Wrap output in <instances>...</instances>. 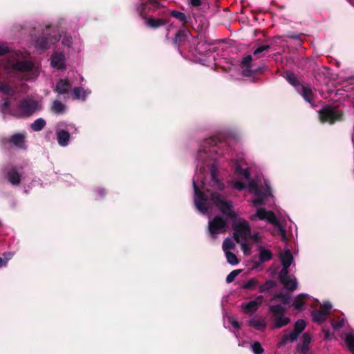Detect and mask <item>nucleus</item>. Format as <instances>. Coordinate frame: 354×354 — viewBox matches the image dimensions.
I'll use <instances>...</instances> for the list:
<instances>
[{
	"instance_id": "obj_1",
	"label": "nucleus",
	"mask_w": 354,
	"mask_h": 354,
	"mask_svg": "<svg viewBox=\"0 0 354 354\" xmlns=\"http://www.w3.org/2000/svg\"><path fill=\"white\" fill-rule=\"evenodd\" d=\"M193 187L195 194L194 203L196 209L202 214H206L209 209V204L215 205L220 212L229 218H236V214L233 210L232 202L226 200L221 194L216 192L207 190L202 192L193 180Z\"/></svg>"
},
{
	"instance_id": "obj_2",
	"label": "nucleus",
	"mask_w": 354,
	"mask_h": 354,
	"mask_svg": "<svg viewBox=\"0 0 354 354\" xmlns=\"http://www.w3.org/2000/svg\"><path fill=\"white\" fill-rule=\"evenodd\" d=\"M282 269L279 273V279L283 285V288H297V281L295 276L289 275L288 268L290 266L293 257L290 250H286L280 255Z\"/></svg>"
},
{
	"instance_id": "obj_3",
	"label": "nucleus",
	"mask_w": 354,
	"mask_h": 354,
	"mask_svg": "<svg viewBox=\"0 0 354 354\" xmlns=\"http://www.w3.org/2000/svg\"><path fill=\"white\" fill-rule=\"evenodd\" d=\"M321 123H328L330 125L344 120V113L339 105L330 104L324 105L317 111Z\"/></svg>"
},
{
	"instance_id": "obj_4",
	"label": "nucleus",
	"mask_w": 354,
	"mask_h": 354,
	"mask_svg": "<svg viewBox=\"0 0 354 354\" xmlns=\"http://www.w3.org/2000/svg\"><path fill=\"white\" fill-rule=\"evenodd\" d=\"M269 311L271 313L270 320L273 324L272 328H282L290 322V319L285 317L286 310L281 305H270Z\"/></svg>"
},
{
	"instance_id": "obj_5",
	"label": "nucleus",
	"mask_w": 354,
	"mask_h": 354,
	"mask_svg": "<svg viewBox=\"0 0 354 354\" xmlns=\"http://www.w3.org/2000/svg\"><path fill=\"white\" fill-rule=\"evenodd\" d=\"M38 108V103L31 98L20 100L17 106V111L12 115L17 118H28L35 113Z\"/></svg>"
},
{
	"instance_id": "obj_6",
	"label": "nucleus",
	"mask_w": 354,
	"mask_h": 354,
	"mask_svg": "<svg viewBox=\"0 0 354 354\" xmlns=\"http://www.w3.org/2000/svg\"><path fill=\"white\" fill-rule=\"evenodd\" d=\"M232 229L233 238L237 243H241V241H247L251 236V228L245 220L234 222Z\"/></svg>"
},
{
	"instance_id": "obj_7",
	"label": "nucleus",
	"mask_w": 354,
	"mask_h": 354,
	"mask_svg": "<svg viewBox=\"0 0 354 354\" xmlns=\"http://www.w3.org/2000/svg\"><path fill=\"white\" fill-rule=\"evenodd\" d=\"M227 228V220L219 215H216L208 223L209 234L213 239H216L218 234L225 232Z\"/></svg>"
},
{
	"instance_id": "obj_8",
	"label": "nucleus",
	"mask_w": 354,
	"mask_h": 354,
	"mask_svg": "<svg viewBox=\"0 0 354 354\" xmlns=\"http://www.w3.org/2000/svg\"><path fill=\"white\" fill-rule=\"evenodd\" d=\"M220 142L218 138L212 136L203 140L202 145L198 151V158L201 160H204L206 158H212V153L216 152L214 147Z\"/></svg>"
},
{
	"instance_id": "obj_9",
	"label": "nucleus",
	"mask_w": 354,
	"mask_h": 354,
	"mask_svg": "<svg viewBox=\"0 0 354 354\" xmlns=\"http://www.w3.org/2000/svg\"><path fill=\"white\" fill-rule=\"evenodd\" d=\"M306 326V323L304 319H298L294 324L293 330L289 334L284 335L279 343V346H283L288 342H293L297 339L298 336L301 333Z\"/></svg>"
},
{
	"instance_id": "obj_10",
	"label": "nucleus",
	"mask_w": 354,
	"mask_h": 354,
	"mask_svg": "<svg viewBox=\"0 0 354 354\" xmlns=\"http://www.w3.org/2000/svg\"><path fill=\"white\" fill-rule=\"evenodd\" d=\"M257 218L262 221L266 220L272 225L279 226V221L272 211H267L264 208H259L257 209V213L251 216L252 220H254Z\"/></svg>"
},
{
	"instance_id": "obj_11",
	"label": "nucleus",
	"mask_w": 354,
	"mask_h": 354,
	"mask_svg": "<svg viewBox=\"0 0 354 354\" xmlns=\"http://www.w3.org/2000/svg\"><path fill=\"white\" fill-rule=\"evenodd\" d=\"M8 181L13 186H18L21 181V175L18 172L17 167L12 166L6 174Z\"/></svg>"
},
{
	"instance_id": "obj_12",
	"label": "nucleus",
	"mask_w": 354,
	"mask_h": 354,
	"mask_svg": "<svg viewBox=\"0 0 354 354\" xmlns=\"http://www.w3.org/2000/svg\"><path fill=\"white\" fill-rule=\"evenodd\" d=\"M169 22V17L155 18L152 16L149 17L145 21V25L152 29H157L164 26Z\"/></svg>"
},
{
	"instance_id": "obj_13",
	"label": "nucleus",
	"mask_w": 354,
	"mask_h": 354,
	"mask_svg": "<svg viewBox=\"0 0 354 354\" xmlns=\"http://www.w3.org/2000/svg\"><path fill=\"white\" fill-rule=\"evenodd\" d=\"M270 192L271 188L268 185L265 191H263L261 189L257 191V192L254 194L256 198L252 201L253 205L255 207L263 205L265 204V199L270 195Z\"/></svg>"
},
{
	"instance_id": "obj_14",
	"label": "nucleus",
	"mask_w": 354,
	"mask_h": 354,
	"mask_svg": "<svg viewBox=\"0 0 354 354\" xmlns=\"http://www.w3.org/2000/svg\"><path fill=\"white\" fill-rule=\"evenodd\" d=\"M297 92L307 102L312 105L314 104L315 95L313 93L310 87L302 84L299 88H297Z\"/></svg>"
},
{
	"instance_id": "obj_15",
	"label": "nucleus",
	"mask_w": 354,
	"mask_h": 354,
	"mask_svg": "<svg viewBox=\"0 0 354 354\" xmlns=\"http://www.w3.org/2000/svg\"><path fill=\"white\" fill-rule=\"evenodd\" d=\"M71 87L72 85L68 79H60L57 82L54 91L60 95L67 94L71 91Z\"/></svg>"
},
{
	"instance_id": "obj_16",
	"label": "nucleus",
	"mask_w": 354,
	"mask_h": 354,
	"mask_svg": "<svg viewBox=\"0 0 354 354\" xmlns=\"http://www.w3.org/2000/svg\"><path fill=\"white\" fill-rule=\"evenodd\" d=\"M8 142L18 148H24L25 143V136L20 133H15L10 136V138L8 140Z\"/></svg>"
},
{
	"instance_id": "obj_17",
	"label": "nucleus",
	"mask_w": 354,
	"mask_h": 354,
	"mask_svg": "<svg viewBox=\"0 0 354 354\" xmlns=\"http://www.w3.org/2000/svg\"><path fill=\"white\" fill-rule=\"evenodd\" d=\"M51 65L54 68L58 69H64L65 68L64 56L62 54H55L52 55Z\"/></svg>"
},
{
	"instance_id": "obj_18",
	"label": "nucleus",
	"mask_w": 354,
	"mask_h": 354,
	"mask_svg": "<svg viewBox=\"0 0 354 354\" xmlns=\"http://www.w3.org/2000/svg\"><path fill=\"white\" fill-rule=\"evenodd\" d=\"M12 68L20 72H28L32 69V64L28 61H18L12 65Z\"/></svg>"
},
{
	"instance_id": "obj_19",
	"label": "nucleus",
	"mask_w": 354,
	"mask_h": 354,
	"mask_svg": "<svg viewBox=\"0 0 354 354\" xmlns=\"http://www.w3.org/2000/svg\"><path fill=\"white\" fill-rule=\"evenodd\" d=\"M56 134L58 144L62 147L67 146L70 138L69 133L66 130L62 129L58 131Z\"/></svg>"
},
{
	"instance_id": "obj_20",
	"label": "nucleus",
	"mask_w": 354,
	"mask_h": 354,
	"mask_svg": "<svg viewBox=\"0 0 354 354\" xmlns=\"http://www.w3.org/2000/svg\"><path fill=\"white\" fill-rule=\"evenodd\" d=\"M308 297V295H299L297 297L295 298L292 306L295 309L298 310H302L304 308L305 301Z\"/></svg>"
},
{
	"instance_id": "obj_21",
	"label": "nucleus",
	"mask_w": 354,
	"mask_h": 354,
	"mask_svg": "<svg viewBox=\"0 0 354 354\" xmlns=\"http://www.w3.org/2000/svg\"><path fill=\"white\" fill-rule=\"evenodd\" d=\"M248 325L258 330H263L266 328V323L263 319H251L248 321Z\"/></svg>"
},
{
	"instance_id": "obj_22",
	"label": "nucleus",
	"mask_w": 354,
	"mask_h": 354,
	"mask_svg": "<svg viewBox=\"0 0 354 354\" xmlns=\"http://www.w3.org/2000/svg\"><path fill=\"white\" fill-rule=\"evenodd\" d=\"M286 79L291 85L295 87L297 90L300 88L301 84L299 83L295 73L292 71H286Z\"/></svg>"
},
{
	"instance_id": "obj_23",
	"label": "nucleus",
	"mask_w": 354,
	"mask_h": 354,
	"mask_svg": "<svg viewBox=\"0 0 354 354\" xmlns=\"http://www.w3.org/2000/svg\"><path fill=\"white\" fill-rule=\"evenodd\" d=\"M187 37V30L185 29H180L176 32L174 39V43L179 46L186 40Z\"/></svg>"
},
{
	"instance_id": "obj_24",
	"label": "nucleus",
	"mask_w": 354,
	"mask_h": 354,
	"mask_svg": "<svg viewBox=\"0 0 354 354\" xmlns=\"http://www.w3.org/2000/svg\"><path fill=\"white\" fill-rule=\"evenodd\" d=\"M261 302H258L257 301H250L248 304L243 306V308L245 313H253L255 312Z\"/></svg>"
},
{
	"instance_id": "obj_25",
	"label": "nucleus",
	"mask_w": 354,
	"mask_h": 354,
	"mask_svg": "<svg viewBox=\"0 0 354 354\" xmlns=\"http://www.w3.org/2000/svg\"><path fill=\"white\" fill-rule=\"evenodd\" d=\"M66 106L58 100H55L51 106V111L56 114H62L65 112Z\"/></svg>"
},
{
	"instance_id": "obj_26",
	"label": "nucleus",
	"mask_w": 354,
	"mask_h": 354,
	"mask_svg": "<svg viewBox=\"0 0 354 354\" xmlns=\"http://www.w3.org/2000/svg\"><path fill=\"white\" fill-rule=\"evenodd\" d=\"M36 45L37 47L40 48L42 50H46L49 48L50 46V41L48 37H39L36 40Z\"/></svg>"
},
{
	"instance_id": "obj_27",
	"label": "nucleus",
	"mask_w": 354,
	"mask_h": 354,
	"mask_svg": "<svg viewBox=\"0 0 354 354\" xmlns=\"http://www.w3.org/2000/svg\"><path fill=\"white\" fill-rule=\"evenodd\" d=\"M259 261L261 263L267 262L272 259V253L270 250L261 248L259 252Z\"/></svg>"
},
{
	"instance_id": "obj_28",
	"label": "nucleus",
	"mask_w": 354,
	"mask_h": 354,
	"mask_svg": "<svg viewBox=\"0 0 354 354\" xmlns=\"http://www.w3.org/2000/svg\"><path fill=\"white\" fill-rule=\"evenodd\" d=\"M46 122L43 118H38L33 123L30 124V128L34 131H39L42 130L46 126Z\"/></svg>"
},
{
	"instance_id": "obj_29",
	"label": "nucleus",
	"mask_w": 354,
	"mask_h": 354,
	"mask_svg": "<svg viewBox=\"0 0 354 354\" xmlns=\"http://www.w3.org/2000/svg\"><path fill=\"white\" fill-rule=\"evenodd\" d=\"M170 15L183 22L184 26L187 23V18L183 12L172 10L170 11Z\"/></svg>"
},
{
	"instance_id": "obj_30",
	"label": "nucleus",
	"mask_w": 354,
	"mask_h": 354,
	"mask_svg": "<svg viewBox=\"0 0 354 354\" xmlns=\"http://www.w3.org/2000/svg\"><path fill=\"white\" fill-rule=\"evenodd\" d=\"M327 316L326 313H323V311H321L320 310L313 313V321L319 324L324 322Z\"/></svg>"
},
{
	"instance_id": "obj_31",
	"label": "nucleus",
	"mask_w": 354,
	"mask_h": 354,
	"mask_svg": "<svg viewBox=\"0 0 354 354\" xmlns=\"http://www.w3.org/2000/svg\"><path fill=\"white\" fill-rule=\"evenodd\" d=\"M211 178L212 180L216 185L219 189H224V185L221 183L218 178L216 176V169L214 165L212 166L211 169Z\"/></svg>"
},
{
	"instance_id": "obj_32",
	"label": "nucleus",
	"mask_w": 354,
	"mask_h": 354,
	"mask_svg": "<svg viewBox=\"0 0 354 354\" xmlns=\"http://www.w3.org/2000/svg\"><path fill=\"white\" fill-rule=\"evenodd\" d=\"M345 342L348 350L354 354V334L348 333L346 335Z\"/></svg>"
},
{
	"instance_id": "obj_33",
	"label": "nucleus",
	"mask_w": 354,
	"mask_h": 354,
	"mask_svg": "<svg viewBox=\"0 0 354 354\" xmlns=\"http://www.w3.org/2000/svg\"><path fill=\"white\" fill-rule=\"evenodd\" d=\"M0 92L7 95H12L14 93L12 87L3 82H0Z\"/></svg>"
},
{
	"instance_id": "obj_34",
	"label": "nucleus",
	"mask_w": 354,
	"mask_h": 354,
	"mask_svg": "<svg viewBox=\"0 0 354 354\" xmlns=\"http://www.w3.org/2000/svg\"><path fill=\"white\" fill-rule=\"evenodd\" d=\"M11 252H4L2 256H0V268L6 267L8 261L12 258Z\"/></svg>"
},
{
	"instance_id": "obj_35",
	"label": "nucleus",
	"mask_w": 354,
	"mask_h": 354,
	"mask_svg": "<svg viewBox=\"0 0 354 354\" xmlns=\"http://www.w3.org/2000/svg\"><path fill=\"white\" fill-rule=\"evenodd\" d=\"M73 93L75 99L79 100L82 98L84 100L86 98L85 91L82 87H75L73 90Z\"/></svg>"
},
{
	"instance_id": "obj_36",
	"label": "nucleus",
	"mask_w": 354,
	"mask_h": 354,
	"mask_svg": "<svg viewBox=\"0 0 354 354\" xmlns=\"http://www.w3.org/2000/svg\"><path fill=\"white\" fill-rule=\"evenodd\" d=\"M273 299H279L284 305L289 304L290 302V295L288 293H279L276 295Z\"/></svg>"
},
{
	"instance_id": "obj_37",
	"label": "nucleus",
	"mask_w": 354,
	"mask_h": 354,
	"mask_svg": "<svg viewBox=\"0 0 354 354\" xmlns=\"http://www.w3.org/2000/svg\"><path fill=\"white\" fill-rule=\"evenodd\" d=\"M234 247V243L230 238H226L223 242V250L225 253L230 252V250H233Z\"/></svg>"
},
{
	"instance_id": "obj_38",
	"label": "nucleus",
	"mask_w": 354,
	"mask_h": 354,
	"mask_svg": "<svg viewBox=\"0 0 354 354\" xmlns=\"http://www.w3.org/2000/svg\"><path fill=\"white\" fill-rule=\"evenodd\" d=\"M226 259L227 262L231 265H236L239 263V259L235 254L232 252H226Z\"/></svg>"
},
{
	"instance_id": "obj_39",
	"label": "nucleus",
	"mask_w": 354,
	"mask_h": 354,
	"mask_svg": "<svg viewBox=\"0 0 354 354\" xmlns=\"http://www.w3.org/2000/svg\"><path fill=\"white\" fill-rule=\"evenodd\" d=\"M236 173L243 176L245 179H249L250 177V172L248 169H243L240 166L236 167Z\"/></svg>"
},
{
	"instance_id": "obj_40",
	"label": "nucleus",
	"mask_w": 354,
	"mask_h": 354,
	"mask_svg": "<svg viewBox=\"0 0 354 354\" xmlns=\"http://www.w3.org/2000/svg\"><path fill=\"white\" fill-rule=\"evenodd\" d=\"M252 350L254 354H263L264 349L259 342H254L252 345Z\"/></svg>"
},
{
	"instance_id": "obj_41",
	"label": "nucleus",
	"mask_w": 354,
	"mask_h": 354,
	"mask_svg": "<svg viewBox=\"0 0 354 354\" xmlns=\"http://www.w3.org/2000/svg\"><path fill=\"white\" fill-rule=\"evenodd\" d=\"M257 286V281L252 278L249 279L241 288H265L263 286Z\"/></svg>"
},
{
	"instance_id": "obj_42",
	"label": "nucleus",
	"mask_w": 354,
	"mask_h": 354,
	"mask_svg": "<svg viewBox=\"0 0 354 354\" xmlns=\"http://www.w3.org/2000/svg\"><path fill=\"white\" fill-rule=\"evenodd\" d=\"M145 9H146L145 3H141L137 8L140 17H142V19H145V21H146L147 19L149 17L147 16V14L145 12Z\"/></svg>"
},
{
	"instance_id": "obj_43",
	"label": "nucleus",
	"mask_w": 354,
	"mask_h": 354,
	"mask_svg": "<svg viewBox=\"0 0 354 354\" xmlns=\"http://www.w3.org/2000/svg\"><path fill=\"white\" fill-rule=\"evenodd\" d=\"M248 189L250 192L254 193V194L261 189L258 184L254 180H250L249 182Z\"/></svg>"
},
{
	"instance_id": "obj_44",
	"label": "nucleus",
	"mask_w": 354,
	"mask_h": 354,
	"mask_svg": "<svg viewBox=\"0 0 354 354\" xmlns=\"http://www.w3.org/2000/svg\"><path fill=\"white\" fill-rule=\"evenodd\" d=\"M241 272V270H234L233 271H232L226 277V281L227 283H231L232 282L234 279L236 278V277H237L239 275V274Z\"/></svg>"
},
{
	"instance_id": "obj_45",
	"label": "nucleus",
	"mask_w": 354,
	"mask_h": 354,
	"mask_svg": "<svg viewBox=\"0 0 354 354\" xmlns=\"http://www.w3.org/2000/svg\"><path fill=\"white\" fill-rule=\"evenodd\" d=\"M241 247V250L245 254H249L250 253L251 247L246 242V241H241V243H239Z\"/></svg>"
},
{
	"instance_id": "obj_46",
	"label": "nucleus",
	"mask_w": 354,
	"mask_h": 354,
	"mask_svg": "<svg viewBox=\"0 0 354 354\" xmlns=\"http://www.w3.org/2000/svg\"><path fill=\"white\" fill-rule=\"evenodd\" d=\"M252 60V55H248L245 56L241 62V66L243 67L250 68Z\"/></svg>"
},
{
	"instance_id": "obj_47",
	"label": "nucleus",
	"mask_w": 354,
	"mask_h": 354,
	"mask_svg": "<svg viewBox=\"0 0 354 354\" xmlns=\"http://www.w3.org/2000/svg\"><path fill=\"white\" fill-rule=\"evenodd\" d=\"M332 305L330 302L326 301L324 302L321 306L319 310L323 311V313H326V315H328L329 310L331 309Z\"/></svg>"
},
{
	"instance_id": "obj_48",
	"label": "nucleus",
	"mask_w": 354,
	"mask_h": 354,
	"mask_svg": "<svg viewBox=\"0 0 354 354\" xmlns=\"http://www.w3.org/2000/svg\"><path fill=\"white\" fill-rule=\"evenodd\" d=\"M270 45H262L254 50L253 55H258L260 53H263V51L270 49Z\"/></svg>"
},
{
	"instance_id": "obj_49",
	"label": "nucleus",
	"mask_w": 354,
	"mask_h": 354,
	"mask_svg": "<svg viewBox=\"0 0 354 354\" xmlns=\"http://www.w3.org/2000/svg\"><path fill=\"white\" fill-rule=\"evenodd\" d=\"M297 350L300 353V354H308L309 351V345L298 344Z\"/></svg>"
},
{
	"instance_id": "obj_50",
	"label": "nucleus",
	"mask_w": 354,
	"mask_h": 354,
	"mask_svg": "<svg viewBox=\"0 0 354 354\" xmlns=\"http://www.w3.org/2000/svg\"><path fill=\"white\" fill-rule=\"evenodd\" d=\"M302 344L309 345L311 342V337L308 333H304L302 336Z\"/></svg>"
},
{
	"instance_id": "obj_51",
	"label": "nucleus",
	"mask_w": 354,
	"mask_h": 354,
	"mask_svg": "<svg viewBox=\"0 0 354 354\" xmlns=\"http://www.w3.org/2000/svg\"><path fill=\"white\" fill-rule=\"evenodd\" d=\"M229 322L232 324V326L237 329L241 328V324L236 319L232 317H229Z\"/></svg>"
},
{
	"instance_id": "obj_52",
	"label": "nucleus",
	"mask_w": 354,
	"mask_h": 354,
	"mask_svg": "<svg viewBox=\"0 0 354 354\" xmlns=\"http://www.w3.org/2000/svg\"><path fill=\"white\" fill-rule=\"evenodd\" d=\"M234 187L238 189V190H243L245 187H246V185L243 182H241V181H236L234 183Z\"/></svg>"
},
{
	"instance_id": "obj_53",
	"label": "nucleus",
	"mask_w": 354,
	"mask_h": 354,
	"mask_svg": "<svg viewBox=\"0 0 354 354\" xmlns=\"http://www.w3.org/2000/svg\"><path fill=\"white\" fill-rule=\"evenodd\" d=\"M9 52V48L5 45H0V57L7 54Z\"/></svg>"
},
{
	"instance_id": "obj_54",
	"label": "nucleus",
	"mask_w": 354,
	"mask_h": 354,
	"mask_svg": "<svg viewBox=\"0 0 354 354\" xmlns=\"http://www.w3.org/2000/svg\"><path fill=\"white\" fill-rule=\"evenodd\" d=\"M189 4L192 7H198L202 4L201 0H190Z\"/></svg>"
},
{
	"instance_id": "obj_55",
	"label": "nucleus",
	"mask_w": 354,
	"mask_h": 354,
	"mask_svg": "<svg viewBox=\"0 0 354 354\" xmlns=\"http://www.w3.org/2000/svg\"><path fill=\"white\" fill-rule=\"evenodd\" d=\"M344 320H341L339 322L333 323V326L335 328H340L344 326Z\"/></svg>"
},
{
	"instance_id": "obj_56",
	"label": "nucleus",
	"mask_w": 354,
	"mask_h": 354,
	"mask_svg": "<svg viewBox=\"0 0 354 354\" xmlns=\"http://www.w3.org/2000/svg\"><path fill=\"white\" fill-rule=\"evenodd\" d=\"M97 192L102 197L104 196L106 194V191L104 188H97Z\"/></svg>"
},
{
	"instance_id": "obj_57",
	"label": "nucleus",
	"mask_w": 354,
	"mask_h": 354,
	"mask_svg": "<svg viewBox=\"0 0 354 354\" xmlns=\"http://www.w3.org/2000/svg\"><path fill=\"white\" fill-rule=\"evenodd\" d=\"M148 3L153 5L155 8H158L160 7V3L156 0H149Z\"/></svg>"
},
{
	"instance_id": "obj_58",
	"label": "nucleus",
	"mask_w": 354,
	"mask_h": 354,
	"mask_svg": "<svg viewBox=\"0 0 354 354\" xmlns=\"http://www.w3.org/2000/svg\"><path fill=\"white\" fill-rule=\"evenodd\" d=\"M279 229H280V232H281V236H282V239L283 241H286V231L285 229H283V227H281V226L279 227Z\"/></svg>"
},
{
	"instance_id": "obj_59",
	"label": "nucleus",
	"mask_w": 354,
	"mask_h": 354,
	"mask_svg": "<svg viewBox=\"0 0 354 354\" xmlns=\"http://www.w3.org/2000/svg\"><path fill=\"white\" fill-rule=\"evenodd\" d=\"M10 106V102L9 100V99H6L3 104V109H8Z\"/></svg>"
},
{
	"instance_id": "obj_60",
	"label": "nucleus",
	"mask_w": 354,
	"mask_h": 354,
	"mask_svg": "<svg viewBox=\"0 0 354 354\" xmlns=\"http://www.w3.org/2000/svg\"><path fill=\"white\" fill-rule=\"evenodd\" d=\"M288 37H290L291 39H299L300 38V35L294 34V35H289Z\"/></svg>"
},
{
	"instance_id": "obj_61",
	"label": "nucleus",
	"mask_w": 354,
	"mask_h": 354,
	"mask_svg": "<svg viewBox=\"0 0 354 354\" xmlns=\"http://www.w3.org/2000/svg\"><path fill=\"white\" fill-rule=\"evenodd\" d=\"M251 71H252L250 69L243 71V75L245 76H248L249 75V73L251 72Z\"/></svg>"
},
{
	"instance_id": "obj_62",
	"label": "nucleus",
	"mask_w": 354,
	"mask_h": 354,
	"mask_svg": "<svg viewBox=\"0 0 354 354\" xmlns=\"http://www.w3.org/2000/svg\"><path fill=\"white\" fill-rule=\"evenodd\" d=\"M268 283H270V286L269 288H272V286H274V283L272 281H267L266 285H268Z\"/></svg>"
},
{
	"instance_id": "obj_63",
	"label": "nucleus",
	"mask_w": 354,
	"mask_h": 354,
	"mask_svg": "<svg viewBox=\"0 0 354 354\" xmlns=\"http://www.w3.org/2000/svg\"><path fill=\"white\" fill-rule=\"evenodd\" d=\"M277 8H279V9H284L285 8V6H279V5H277Z\"/></svg>"
},
{
	"instance_id": "obj_64",
	"label": "nucleus",
	"mask_w": 354,
	"mask_h": 354,
	"mask_svg": "<svg viewBox=\"0 0 354 354\" xmlns=\"http://www.w3.org/2000/svg\"><path fill=\"white\" fill-rule=\"evenodd\" d=\"M260 290H261V292H263L264 290H266L267 289L263 288V289H260Z\"/></svg>"
}]
</instances>
